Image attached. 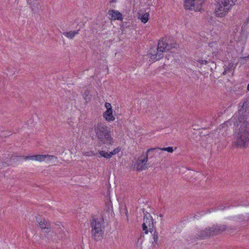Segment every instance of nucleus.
<instances>
[{"mask_svg": "<svg viewBox=\"0 0 249 249\" xmlns=\"http://www.w3.org/2000/svg\"><path fill=\"white\" fill-rule=\"evenodd\" d=\"M153 228L154 222L152 217L150 214L144 216L142 228L145 233H148V231L152 233L153 231Z\"/></svg>", "mask_w": 249, "mask_h": 249, "instance_id": "6e6552de", "label": "nucleus"}, {"mask_svg": "<svg viewBox=\"0 0 249 249\" xmlns=\"http://www.w3.org/2000/svg\"><path fill=\"white\" fill-rule=\"evenodd\" d=\"M211 229H212L213 235H214L220 234L225 231L226 230V226L224 225L213 226L212 227H211Z\"/></svg>", "mask_w": 249, "mask_h": 249, "instance_id": "f8f14e48", "label": "nucleus"}, {"mask_svg": "<svg viewBox=\"0 0 249 249\" xmlns=\"http://www.w3.org/2000/svg\"><path fill=\"white\" fill-rule=\"evenodd\" d=\"M99 154L101 157H103L106 159H110L111 158L110 153H108L105 151H100L99 152Z\"/></svg>", "mask_w": 249, "mask_h": 249, "instance_id": "a211bd4d", "label": "nucleus"}, {"mask_svg": "<svg viewBox=\"0 0 249 249\" xmlns=\"http://www.w3.org/2000/svg\"><path fill=\"white\" fill-rule=\"evenodd\" d=\"M184 1L186 9L197 11L202 8V2L201 0H184Z\"/></svg>", "mask_w": 249, "mask_h": 249, "instance_id": "0eeeda50", "label": "nucleus"}, {"mask_svg": "<svg viewBox=\"0 0 249 249\" xmlns=\"http://www.w3.org/2000/svg\"><path fill=\"white\" fill-rule=\"evenodd\" d=\"M247 103L244 102L239 110L238 114L236 115L235 118H237L238 121H233V119L230 120L224 124H230L233 122L234 125L240 127L235 132V140L233 142V146L236 147H246L249 142V123L245 120V115H244L245 108L247 106Z\"/></svg>", "mask_w": 249, "mask_h": 249, "instance_id": "f257e3e1", "label": "nucleus"}, {"mask_svg": "<svg viewBox=\"0 0 249 249\" xmlns=\"http://www.w3.org/2000/svg\"><path fill=\"white\" fill-rule=\"evenodd\" d=\"M218 210H222L223 209H224V208H223L222 207H219L217 209Z\"/></svg>", "mask_w": 249, "mask_h": 249, "instance_id": "393cba45", "label": "nucleus"}, {"mask_svg": "<svg viewBox=\"0 0 249 249\" xmlns=\"http://www.w3.org/2000/svg\"><path fill=\"white\" fill-rule=\"evenodd\" d=\"M103 117L108 122L113 121L115 120V117L112 115V110H106L103 113Z\"/></svg>", "mask_w": 249, "mask_h": 249, "instance_id": "ddd939ff", "label": "nucleus"}, {"mask_svg": "<svg viewBox=\"0 0 249 249\" xmlns=\"http://www.w3.org/2000/svg\"><path fill=\"white\" fill-rule=\"evenodd\" d=\"M108 15L111 20H122L123 19L122 14L118 11L115 10H109L108 11Z\"/></svg>", "mask_w": 249, "mask_h": 249, "instance_id": "9d476101", "label": "nucleus"}, {"mask_svg": "<svg viewBox=\"0 0 249 249\" xmlns=\"http://www.w3.org/2000/svg\"><path fill=\"white\" fill-rule=\"evenodd\" d=\"M247 89L249 91V84L248 85Z\"/></svg>", "mask_w": 249, "mask_h": 249, "instance_id": "a878e982", "label": "nucleus"}, {"mask_svg": "<svg viewBox=\"0 0 249 249\" xmlns=\"http://www.w3.org/2000/svg\"><path fill=\"white\" fill-rule=\"evenodd\" d=\"M83 97L84 98L86 102H88L91 99V96L89 94V91L88 89H86L83 94Z\"/></svg>", "mask_w": 249, "mask_h": 249, "instance_id": "dca6fc26", "label": "nucleus"}, {"mask_svg": "<svg viewBox=\"0 0 249 249\" xmlns=\"http://www.w3.org/2000/svg\"><path fill=\"white\" fill-rule=\"evenodd\" d=\"M105 106L107 108V110H112V107L110 103H106Z\"/></svg>", "mask_w": 249, "mask_h": 249, "instance_id": "4be33fe9", "label": "nucleus"}, {"mask_svg": "<svg viewBox=\"0 0 249 249\" xmlns=\"http://www.w3.org/2000/svg\"><path fill=\"white\" fill-rule=\"evenodd\" d=\"M96 138L101 145H112L113 139L110 128L103 123H98L93 126Z\"/></svg>", "mask_w": 249, "mask_h": 249, "instance_id": "f03ea898", "label": "nucleus"}, {"mask_svg": "<svg viewBox=\"0 0 249 249\" xmlns=\"http://www.w3.org/2000/svg\"><path fill=\"white\" fill-rule=\"evenodd\" d=\"M236 220L238 222H241L244 220V217L243 215H240L236 217Z\"/></svg>", "mask_w": 249, "mask_h": 249, "instance_id": "5701e85b", "label": "nucleus"}, {"mask_svg": "<svg viewBox=\"0 0 249 249\" xmlns=\"http://www.w3.org/2000/svg\"><path fill=\"white\" fill-rule=\"evenodd\" d=\"M119 151H120V149L119 148H116V149H114L112 151L109 152L110 154V156H111V157L113 155H115L117 153H118L119 152Z\"/></svg>", "mask_w": 249, "mask_h": 249, "instance_id": "412c9836", "label": "nucleus"}, {"mask_svg": "<svg viewBox=\"0 0 249 249\" xmlns=\"http://www.w3.org/2000/svg\"><path fill=\"white\" fill-rule=\"evenodd\" d=\"M36 221L39 224L40 227L42 230H47L46 232H49L50 228V223L47 222L44 219H42L40 216L36 217Z\"/></svg>", "mask_w": 249, "mask_h": 249, "instance_id": "9b49d317", "label": "nucleus"}, {"mask_svg": "<svg viewBox=\"0 0 249 249\" xmlns=\"http://www.w3.org/2000/svg\"><path fill=\"white\" fill-rule=\"evenodd\" d=\"M79 30L69 31L63 33V35L70 39H72L76 35L78 34Z\"/></svg>", "mask_w": 249, "mask_h": 249, "instance_id": "2eb2a0df", "label": "nucleus"}, {"mask_svg": "<svg viewBox=\"0 0 249 249\" xmlns=\"http://www.w3.org/2000/svg\"><path fill=\"white\" fill-rule=\"evenodd\" d=\"M23 157L25 160H31L39 161H44L46 160H51L56 158L55 156L49 155H36L26 157L23 156Z\"/></svg>", "mask_w": 249, "mask_h": 249, "instance_id": "1a4fd4ad", "label": "nucleus"}, {"mask_svg": "<svg viewBox=\"0 0 249 249\" xmlns=\"http://www.w3.org/2000/svg\"><path fill=\"white\" fill-rule=\"evenodd\" d=\"M155 150H156V148H150L147 150L145 155H142L140 156L135 164L137 170L142 171L145 170L147 168L148 154Z\"/></svg>", "mask_w": 249, "mask_h": 249, "instance_id": "423d86ee", "label": "nucleus"}, {"mask_svg": "<svg viewBox=\"0 0 249 249\" xmlns=\"http://www.w3.org/2000/svg\"><path fill=\"white\" fill-rule=\"evenodd\" d=\"M111 2H116L115 0H112Z\"/></svg>", "mask_w": 249, "mask_h": 249, "instance_id": "cd10ccee", "label": "nucleus"}, {"mask_svg": "<svg viewBox=\"0 0 249 249\" xmlns=\"http://www.w3.org/2000/svg\"><path fill=\"white\" fill-rule=\"evenodd\" d=\"M210 235H213V234L212 232V229L211 228H209L202 231H201L200 235H199L198 237L200 238H204Z\"/></svg>", "mask_w": 249, "mask_h": 249, "instance_id": "4468645a", "label": "nucleus"}, {"mask_svg": "<svg viewBox=\"0 0 249 249\" xmlns=\"http://www.w3.org/2000/svg\"><path fill=\"white\" fill-rule=\"evenodd\" d=\"M230 71V69L228 67H226L225 69H224V71H223V74L224 75L226 74L228 72H229Z\"/></svg>", "mask_w": 249, "mask_h": 249, "instance_id": "b1692460", "label": "nucleus"}, {"mask_svg": "<svg viewBox=\"0 0 249 249\" xmlns=\"http://www.w3.org/2000/svg\"><path fill=\"white\" fill-rule=\"evenodd\" d=\"M153 238H154V242H155L156 244H157L159 237H158V233L156 231H155L153 233Z\"/></svg>", "mask_w": 249, "mask_h": 249, "instance_id": "aec40b11", "label": "nucleus"}, {"mask_svg": "<svg viewBox=\"0 0 249 249\" xmlns=\"http://www.w3.org/2000/svg\"><path fill=\"white\" fill-rule=\"evenodd\" d=\"M248 220L249 221V215Z\"/></svg>", "mask_w": 249, "mask_h": 249, "instance_id": "c85d7f7f", "label": "nucleus"}, {"mask_svg": "<svg viewBox=\"0 0 249 249\" xmlns=\"http://www.w3.org/2000/svg\"><path fill=\"white\" fill-rule=\"evenodd\" d=\"M172 38L170 36H165L160 39L158 43V46L157 48V52H150L149 53L150 61H156L160 59L163 57V53L166 52L174 46L170 43Z\"/></svg>", "mask_w": 249, "mask_h": 249, "instance_id": "7ed1b4c3", "label": "nucleus"}, {"mask_svg": "<svg viewBox=\"0 0 249 249\" xmlns=\"http://www.w3.org/2000/svg\"><path fill=\"white\" fill-rule=\"evenodd\" d=\"M149 14L146 13L142 15L141 17V20L142 22L145 23L147 22L149 19Z\"/></svg>", "mask_w": 249, "mask_h": 249, "instance_id": "f3484780", "label": "nucleus"}, {"mask_svg": "<svg viewBox=\"0 0 249 249\" xmlns=\"http://www.w3.org/2000/svg\"><path fill=\"white\" fill-rule=\"evenodd\" d=\"M156 149H160L162 151H167L168 152H169V153H173V151H174V150H173V148L172 147H164V148H155Z\"/></svg>", "mask_w": 249, "mask_h": 249, "instance_id": "6ab92c4d", "label": "nucleus"}, {"mask_svg": "<svg viewBox=\"0 0 249 249\" xmlns=\"http://www.w3.org/2000/svg\"><path fill=\"white\" fill-rule=\"evenodd\" d=\"M236 0H219L216 4L214 10L215 16L217 17H224L235 4Z\"/></svg>", "mask_w": 249, "mask_h": 249, "instance_id": "20e7f679", "label": "nucleus"}, {"mask_svg": "<svg viewBox=\"0 0 249 249\" xmlns=\"http://www.w3.org/2000/svg\"><path fill=\"white\" fill-rule=\"evenodd\" d=\"M91 227V233L92 237L95 240H98L102 238L104 233V223L103 219H94L90 223Z\"/></svg>", "mask_w": 249, "mask_h": 249, "instance_id": "39448f33", "label": "nucleus"}, {"mask_svg": "<svg viewBox=\"0 0 249 249\" xmlns=\"http://www.w3.org/2000/svg\"><path fill=\"white\" fill-rule=\"evenodd\" d=\"M160 217H163V214H160Z\"/></svg>", "mask_w": 249, "mask_h": 249, "instance_id": "bb28decb", "label": "nucleus"}]
</instances>
